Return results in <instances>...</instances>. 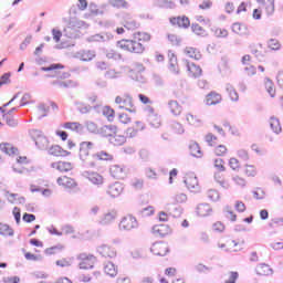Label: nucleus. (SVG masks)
<instances>
[{"instance_id": "obj_18", "label": "nucleus", "mask_w": 283, "mask_h": 283, "mask_svg": "<svg viewBox=\"0 0 283 283\" xmlns=\"http://www.w3.org/2000/svg\"><path fill=\"white\" fill-rule=\"evenodd\" d=\"M56 182L60 187H63L64 189H75V187L78 186L74 178L67 176L59 177Z\"/></svg>"}, {"instance_id": "obj_9", "label": "nucleus", "mask_w": 283, "mask_h": 283, "mask_svg": "<svg viewBox=\"0 0 283 283\" xmlns=\"http://www.w3.org/2000/svg\"><path fill=\"white\" fill-rule=\"evenodd\" d=\"M147 129V125L142 120H136L130 127L126 129V134L129 138H136L140 132H145Z\"/></svg>"}, {"instance_id": "obj_62", "label": "nucleus", "mask_w": 283, "mask_h": 283, "mask_svg": "<svg viewBox=\"0 0 283 283\" xmlns=\"http://www.w3.org/2000/svg\"><path fill=\"white\" fill-rule=\"evenodd\" d=\"M232 32H234V34H244L247 28L243 24L235 22L232 24Z\"/></svg>"}, {"instance_id": "obj_1", "label": "nucleus", "mask_w": 283, "mask_h": 283, "mask_svg": "<svg viewBox=\"0 0 283 283\" xmlns=\"http://www.w3.org/2000/svg\"><path fill=\"white\" fill-rule=\"evenodd\" d=\"M61 70H65L63 64H51L50 66L42 67V72H51V76L57 77V80L53 82V85L70 87L72 81L66 80L70 77V73L62 72Z\"/></svg>"}, {"instance_id": "obj_32", "label": "nucleus", "mask_w": 283, "mask_h": 283, "mask_svg": "<svg viewBox=\"0 0 283 283\" xmlns=\"http://www.w3.org/2000/svg\"><path fill=\"white\" fill-rule=\"evenodd\" d=\"M168 70L171 74H180V66L178 65V57L174 54L169 59Z\"/></svg>"}, {"instance_id": "obj_50", "label": "nucleus", "mask_w": 283, "mask_h": 283, "mask_svg": "<svg viewBox=\"0 0 283 283\" xmlns=\"http://www.w3.org/2000/svg\"><path fill=\"white\" fill-rule=\"evenodd\" d=\"M185 120H186V123H188L192 127H196V125H200V117H198V116H196L191 113H187L185 115Z\"/></svg>"}, {"instance_id": "obj_4", "label": "nucleus", "mask_w": 283, "mask_h": 283, "mask_svg": "<svg viewBox=\"0 0 283 283\" xmlns=\"http://www.w3.org/2000/svg\"><path fill=\"white\" fill-rule=\"evenodd\" d=\"M78 266L83 271H90L96 265V256L92 253L83 252L77 255Z\"/></svg>"}, {"instance_id": "obj_6", "label": "nucleus", "mask_w": 283, "mask_h": 283, "mask_svg": "<svg viewBox=\"0 0 283 283\" xmlns=\"http://www.w3.org/2000/svg\"><path fill=\"white\" fill-rule=\"evenodd\" d=\"M137 228H138V220L136 219V217L132 214L125 216L124 218H122L119 222V229L122 231H132Z\"/></svg>"}, {"instance_id": "obj_36", "label": "nucleus", "mask_w": 283, "mask_h": 283, "mask_svg": "<svg viewBox=\"0 0 283 283\" xmlns=\"http://www.w3.org/2000/svg\"><path fill=\"white\" fill-rule=\"evenodd\" d=\"M109 143L114 145V147H123V145L127 143V137L125 135L115 134L114 137L109 138Z\"/></svg>"}, {"instance_id": "obj_26", "label": "nucleus", "mask_w": 283, "mask_h": 283, "mask_svg": "<svg viewBox=\"0 0 283 283\" xmlns=\"http://www.w3.org/2000/svg\"><path fill=\"white\" fill-rule=\"evenodd\" d=\"M196 213L199 218H207V216H211V213H213V209L209 203H200L196 208Z\"/></svg>"}, {"instance_id": "obj_40", "label": "nucleus", "mask_w": 283, "mask_h": 283, "mask_svg": "<svg viewBox=\"0 0 283 283\" xmlns=\"http://www.w3.org/2000/svg\"><path fill=\"white\" fill-rule=\"evenodd\" d=\"M103 134L105 138H114L115 134H118V126L116 125H107L103 127Z\"/></svg>"}, {"instance_id": "obj_63", "label": "nucleus", "mask_w": 283, "mask_h": 283, "mask_svg": "<svg viewBox=\"0 0 283 283\" xmlns=\"http://www.w3.org/2000/svg\"><path fill=\"white\" fill-rule=\"evenodd\" d=\"M213 165L217 168V171H227V166H224V159L216 158Z\"/></svg>"}, {"instance_id": "obj_17", "label": "nucleus", "mask_w": 283, "mask_h": 283, "mask_svg": "<svg viewBox=\"0 0 283 283\" xmlns=\"http://www.w3.org/2000/svg\"><path fill=\"white\" fill-rule=\"evenodd\" d=\"M125 191V186L120 182L112 184L108 187L107 193L111 198H120Z\"/></svg>"}, {"instance_id": "obj_64", "label": "nucleus", "mask_w": 283, "mask_h": 283, "mask_svg": "<svg viewBox=\"0 0 283 283\" xmlns=\"http://www.w3.org/2000/svg\"><path fill=\"white\" fill-rule=\"evenodd\" d=\"M116 220V212H107L104 214L102 222L103 224H109V222H114Z\"/></svg>"}, {"instance_id": "obj_2", "label": "nucleus", "mask_w": 283, "mask_h": 283, "mask_svg": "<svg viewBox=\"0 0 283 283\" xmlns=\"http://www.w3.org/2000/svg\"><path fill=\"white\" fill-rule=\"evenodd\" d=\"M117 50L128 54H143V46L133 39H122L116 42Z\"/></svg>"}, {"instance_id": "obj_59", "label": "nucleus", "mask_w": 283, "mask_h": 283, "mask_svg": "<svg viewBox=\"0 0 283 283\" xmlns=\"http://www.w3.org/2000/svg\"><path fill=\"white\" fill-rule=\"evenodd\" d=\"M228 166L230 167V169L232 171H238V169H240V159H238L235 157H231L228 160Z\"/></svg>"}, {"instance_id": "obj_45", "label": "nucleus", "mask_w": 283, "mask_h": 283, "mask_svg": "<svg viewBox=\"0 0 283 283\" xmlns=\"http://www.w3.org/2000/svg\"><path fill=\"white\" fill-rule=\"evenodd\" d=\"M213 154L219 158H224V156L229 154V148L226 145L217 144V146H214Z\"/></svg>"}, {"instance_id": "obj_60", "label": "nucleus", "mask_w": 283, "mask_h": 283, "mask_svg": "<svg viewBox=\"0 0 283 283\" xmlns=\"http://www.w3.org/2000/svg\"><path fill=\"white\" fill-rule=\"evenodd\" d=\"M268 48L274 51L282 50V43H280L277 39H270L268 42Z\"/></svg>"}, {"instance_id": "obj_53", "label": "nucleus", "mask_w": 283, "mask_h": 283, "mask_svg": "<svg viewBox=\"0 0 283 283\" xmlns=\"http://www.w3.org/2000/svg\"><path fill=\"white\" fill-rule=\"evenodd\" d=\"M94 160H114V156L106 151H99L93 156Z\"/></svg>"}, {"instance_id": "obj_19", "label": "nucleus", "mask_w": 283, "mask_h": 283, "mask_svg": "<svg viewBox=\"0 0 283 283\" xmlns=\"http://www.w3.org/2000/svg\"><path fill=\"white\" fill-rule=\"evenodd\" d=\"M52 169H56V171H61V174H65L67 171H72L74 169V164L70 161H55L51 164Z\"/></svg>"}, {"instance_id": "obj_28", "label": "nucleus", "mask_w": 283, "mask_h": 283, "mask_svg": "<svg viewBox=\"0 0 283 283\" xmlns=\"http://www.w3.org/2000/svg\"><path fill=\"white\" fill-rule=\"evenodd\" d=\"M101 114L102 116H105L108 123H114V120L116 119V111L112 106H103L101 108Z\"/></svg>"}, {"instance_id": "obj_44", "label": "nucleus", "mask_w": 283, "mask_h": 283, "mask_svg": "<svg viewBox=\"0 0 283 283\" xmlns=\"http://www.w3.org/2000/svg\"><path fill=\"white\" fill-rule=\"evenodd\" d=\"M64 129H70L71 132H83V124L78 122H66L63 125Z\"/></svg>"}, {"instance_id": "obj_41", "label": "nucleus", "mask_w": 283, "mask_h": 283, "mask_svg": "<svg viewBox=\"0 0 283 283\" xmlns=\"http://www.w3.org/2000/svg\"><path fill=\"white\" fill-rule=\"evenodd\" d=\"M270 229L272 231H280V229H283V218L282 217H274L269 222Z\"/></svg>"}, {"instance_id": "obj_22", "label": "nucleus", "mask_w": 283, "mask_h": 283, "mask_svg": "<svg viewBox=\"0 0 283 283\" xmlns=\"http://www.w3.org/2000/svg\"><path fill=\"white\" fill-rule=\"evenodd\" d=\"M222 103V95L216 91H211L206 95V105H220Z\"/></svg>"}, {"instance_id": "obj_57", "label": "nucleus", "mask_w": 283, "mask_h": 283, "mask_svg": "<svg viewBox=\"0 0 283 283\" xmlns=\"http://www.w3.org/2000/svg\"><path fill=\"white\" fill-rule=\"evenodd\" d=\"M63 251V245H54L45 249V255H56V253H61Z\"/></svg>"}, {"instance_id": "obj_37", "label": "nucleus", "mask_w": 283, "mask_h": 283, "mask_svg": "<svg viewBox=\"0 0 283 283\" xmlns=\"http://www.w3.org/2000/svg\"><path fill=\"white\" fill-rule=\"evenodd\" d=\"M191 32L196 34L197 36H207V28H205L202 24L198 22H193L191 24Z\"/></svg>"}, {"instance_id": "obj_48", "label": "nucleus", "mask_w": 283, "mask_h": 283, "mask_svg": "<svg viewBox=\"0 0 283 283\" xmlns=\"http://www.w3.org/2000/svg\"><path fill=\"white\" fill-rule=\"evenodd\" d=\"M212 34L216 39H227L229 36V30L224 28H214Z\"/></svg>"}, {"instance_id": "obj_29", "label": "nucleus", "mask_w": 283, "mask_h": 283, "mask_svg": "<svg viewBox=\"0 0 283 283\" xmlns=\"http://www.w3.org/2000/svg\"><path fill=\"white\" fill-rule=\"evenodd\" d=\"M98 253L103 256V258H116L117 252L114 248L109 247V245H102L98 248Z\"/></svg>"}, {"instance_id": "obj_25", "label": "nucleus", "mask_w": 283, "mask_h": 283, "mask_svg": "<svg viewBox=\"0 0 283 283\" xmlns=\"http://www.w3.org/2000/svg\"><path fill=\"white\" fill-rule=\"evenodd\" d=\"M77 59H80V61H83L85 63H87L90 61H94V59H96V51L90 50V49H84V50L77 52Z\"/></svg>"}, {"instance_id": "obj_35", "label": "nucleus", "mask_w": 283, "mask_h": 283, "mask_svg": "<svg viewBox=\"0 0 283 283\" xmlns=\"http://www.w3.org/2000/svg\"><path fill=\"white\" fill-rule=\"evenodd\" d=\"M168 109L172 116H180V114H182V106L178 103V101H170L168 103Z\"/></svg>"}, {"instance_id": "obj_12", "label": "nucleus", "mask_w": 283, "mask_h": 283, "mask_svg": "<svg viewBox=\"0 0 283 283\" xmlns=\"http://www.w3.org/2000/svg\"><path fill=\"white\" fill-rule=\"evenodd\" d=\"M30 165L31 161L28 157L25 156H20L15 164L13 165V169L18 172V174H23V171H29L30 170Z\"/></svg>"}, {"instance_id": "obj_24", "label": "nucleus", "mask_w": 283, "mask_h": 283, "mask_svg": "<svg viewBox=\"0 0 283 283\" xmlns=\"http://www.w3.org/2000/svg\"><path fill=\"white\" fill-rule=\"evenodd\" d=\"M94 149V144L92 142H83L80 145V158L81 160H87V156Z\"/></svg>"}, {"instance_id": "obj_27", "label": "nucleus", "mask_w": 283, "mask_h": 283, "mask_svg": "<svg viewBox=\"0 0 283 283\" xmlns=\"http://www.w3.org/2000/svg\"><path fill=\"white\" fill-rule=\"evenodd\" d=\"M50 156H55L56 158H66V156H70V151L63 149L59 145H53L49 149Z\"/></svg>"}, {"instance_id": "obj_23", "label": "nucleus", "mask_w": 283, "mask_h": 283, "mask_svg": "<svg viewBox=\"0 0 283 283\" xmlns=\"http://www.w3.org/2000/svg\"><path fill=\"white\" fill-rule=\"evenodd\" d=\"M84 176L87 178V180H90V182H92V185L101 186L105 182V178L98 172L86 171Z\"/></svg>"}, {"instance_id": "obj_43", "label": "nucleus", "mask_w": 283, "mask_h": 283, "mask_svg": "<svg viewBox=\"0 0 283 283\" xmlns=\"http://www.w3.org/2000/svg\"><path fill=\"white\" fill-rule=\"evenodd\" d=\"M226 91L228 98H230L232 103H238V101H240V94H238L235 87L228 85Z\"/></svg>"}, {"instance_id": "obj_55", "label": "nucleus", "mask_w": 283, "mask_h": 283, "mask_svg": "<svg viewBox=\"0 0 283 283\" xmlns=\"http://www.w3.org/2000/svg\"><path fill=\"white\" fill-rule=\"evenodd\" d=\"M207 198L211 200V202H218V200H220V192L216 189H209L207 191Z\"/></svg>"}, {"instance_id": "obj_39", "label": "nucleus", "mask_w": 283, "mask_h": 283, "mask_svg": "<svg viewBox=\"0 0 283 283\" xmlns=\"http://www.w3.org/2000/svg\"><path fill=\"white\" fill-rule=\"evenodd\" d=\"M104 273L109 277H116V275H118V268L114 263L107 262L104 265Z\"/></svg>"}, {"instance_id": "obj_49", "label": "nucleus", "mask_w": 283, "mask_h": 283, "mask_svg": "<svg viewBox=\"0 0 283 283\" xmlns=\"http://www.w3.org/2000/svg\"><path fill=\"white\" fill-rule=\"evenodd\" d=\"M232 182L237 187L244 189V187H247V177L240 176V175H234V176H232Z\"/></svg>"}, {"instance_id": "obj_47", "label": "nucleus", "mask_w": 283, "mask_h": 283, "mask_svg": "<svg viewBox=\"0 0 283 283\" xmlns=\"http://www.w3.org/2000/svg\"><path fill=\"white\" fill-rule=\"evenodd\" d=\"M270 127L274 134H282V124L280 123V119L276 117L270 118Z\"/></svg>"}, {"instance_id": "obj_34", "label": "nucleus", "mask_w": 283, "mask_h": 283, "mask_svg": "<svg viewBox=\"0 0 283 283\" xmlns=\"http://www.w3.org/2000/svg\"><path fill=\"white\" fill-rule=\"evenodd\" d=\"M214 180L222 189H231V182L228 181L223 174H214Z\"/></svg>"}, {"instance_id": "obj_8", "label": "nucleus", "mask_w": 283, "mask_h": 283, "mask_svg": "<svg viewBox=\"0 0 283 283\" xmlns=\"http://www.w3.org/2000/svg\"><path fill=\"white\" fill-rule=\"evenodd\" d=\"M109 175L116 180H125L127 178V169L118 164H114L109 167Z\"/></svg>"}, {"instance_id": "obj_46", "label": "nucleus", "mask_w": 283, "mask_h": 283, "mask_svg": "<svg viewBox=\"0 0 283 283\" xmlns=\"http://www.w3.org/2000/svg\"><path fill=\"white\" fill-rule=\"evenodd\" d=\"M0 235H3V238H12L14 230L10 228V226L0 222Z\"/></svg>"}, {"instance_id": "obj_52", "label": "nucleus", "mask_w": 283, "mask_h": 283, "mask_svg": "<svg viewBox=\"0 0 283 283\" xmlns=\"http://www.w3.org/2000/svg\"><path fill=\"white\" fill-rule=\"evenodd\" d=\"M205 140L209 147H216L218 146V136L213 135L212 133H208L205 136Z\"/></svg>"}, {"instance_id": "obj_21", "label": "nucleus", "mask_w": 283, "mask_h": 283, "mask_svg": "<svg viewBox=\"0 0 283 283\" xmlns=\"http://www.w3.org/2000/svg\"><path fill=\"white\" fill-rule=\"evenodd\" d=\"M256 3H262L263 12L268 17H273L275 14V0H255Z\"/></svg>"}, {"instance_id": "obj_58", "label": "nucleus", "mask_w": 283, "mask_h": 283, "mask_svg": "<svg viewBox=\"0 0 283 283\" xmlns=\"http://www.w3.org/2000/svg\"><path fill=\"white\" fill-rule=\"evenodd\" d=\"M238 277H240V273H238L235 271H230L227 274V279H226L224 283H235V282H238Z\"/></svg>"}, {"instance_id": "obj_51", "label": "nucleus", "mask_w": 283, "mask_h": 283, "mask_svg": "<svg viewBox=\"0 0 283 283\" xmlns=\"http://www.w3.org/2000/svg\"><path fill=\"white\" fill-rule=\"evenodd\" d=\"M35 145L39 149H46V147L50 145V142L45 136H38L35 138Z\"/></svg>"}, {"instance_id": "obj_13", "label": "nucleus", "mask_w": 283, "mask_h": 283, "mask_svg": "<svg viewBox=\"0 0 283 283\" xmlns=\"http://www.w3.org/2000/svg\"><path fill=\"white\" fill-rule=\"evenodd\" d=\"M185 63L188 76H191V78H199L202 74V67L189 60H186Z\"/></svg>"}, {"instance_id": "obj_14", "label": "nucleus", "mask_w": 283, "mask_h": 283, "mask_svg": "<svg viewBox=\"0 0 283 283\" xmlns=\"http://www.w3.org/2000/svg\"><path fill=\"white\" fill-rule=\"evenodd\" d=\"M150 251L154 255H159L160 258H165L169 253V245L165 242H155Z\"/></svg>"}, {"instance_id": "obj_42", "label": "nucleus", "mask_w": 283, "mask_h": 283, "mask_svg": "<svg viewBox=\"0 0 283 283\" xmlns=\"http://www.w3.org/2000/svg\"><path fill=\"white\" fill-rule=\"evenodd\" d=\"M189 153L195 158H202V149H200V145L198 143H196V142H192L189 145Z\"/></svg>"}, {"instance_id": "obj_3", "label": "nucleus", "mask_w": 283, "mask_h": 283, "mask_svg": "<svg viewBox=\"0 0 283 283\" xmlns=\"http://www.w3.org/2000/svg\"><path fill=\"white\" fill-rule=\"evenodd\" d=\"M115 105L118 109H125L129 114H136V105L134 104V97L129 93H122L115 97Z\"/></svg>"}, {"instance_id": "obj_61", "label": "nucleus", "mask_w": 283, "mask_h": 283, "mask_svg": "<svg viewBox=\"0 0 283 283\" xmlns=\"http://www.w3.org/2000/svg\"><path fill=\"white\" fill-rule=\"evenodd\" d=\"M240 247V241H235L231 238H228V251H238Z\"/></svg>"}, {"instance_id": "obj_11", "label": "nucleus", "mask_w": 283, "mask_h": 283, "mask_svg": "<svg viewBox=\"0 0 283 283\" xmlns=\"http://www.w3.org/2000/svg\"><path fill=\"white\" fill-rule=\"evenodd\" d=\"M133 39L142 46L143 54V52H145V43H149V41H151V34L145 31H137L133 34Z\"/></svg>"}, {"instance_id": "obj_31", "label": "nucleus", "mask_w": 283, "mask_h": 283, "mask_svg": "<svg viewBox=\"0 0 283 283\" xmlns=\"http://www.w3.org/2000/svg\"><path fill=\"white\" fill-rule=\"evenodd\" d=\"M255 271H256V274L261 275V276L273 275V269L271 268V265H269L266 263L259 264L256 266Z\"/></svg>"}, {"instance_id": "obj_20", "label": "nucleus", "mask_w": 283, "mask_h": 283, "mask_svg": "<svg viewBox=\"0 0 283 283\" xmlns=\"http://www.w3.org/2000/svg\"><path fill=\"white\" fill-rule=\"evenodd\" d=\"M184 54L185 56H188V59H192V61H200L202 59V52L195 46H186L184 49Z\"/></svg>"}, {"instance_id": "obj_7", "label": "nucleus", "mask_w": 283, "mask_h": 283, "mask_svg": "<svg viewBox=\"0 0 283 283\" xmlns=\"http://www.w3.org/2000/svg\"><path fill=\"white\" fill-rule=\"evenodd\" d=\"M13 101H14V98H12L7 104H4L2 107H0V112H2V114H3L2 116H3L4 120L7 122V125H9V127H15V125H17L14 117H12V112H17V107L11 108L10 111L6 109L8 107V105H12Z\"/></svg>"}, {"instance_id": "obj_15", "label": "nucleus", "mask_w": 283, "mask_h": 283, "mask_svg": "<svg viewBox=\"0 0 283 283\" xmlns=\"http://www.w3.org/2000/svg\"><path fill=\"white\" fill-rule=\"evenodd\" d=\"M241 174L248 180H253L258 176V166L254 164H244L241 169Z\"/></svg>"}, {"instance_id": "obj_16", "label": "nucleus", "mask_w": 283, "mask_h": 283, "mask_svg": "<svg viewBox=\"0 0 283 283\" xmlns=\"http://www.w3.org/2000/svg\"><path fill=\"white\" fill-rule=\"evenodd\" d=\"M169 21L175 28H184L185 30L191 25V21L187 15L171 17Z\"/></svg>"}, {"instance_id": "obj_5", "label": "nucleus", "mask_w": 283, "mask_h": 283, "mask_svg": "<svg viewBox=\"0 0 283 283\" xmlns=\"http://www.w3.org/2000/svg\"><path fill=\"white\" fill-rule=\"evenodd\" d=\"M62 235H71L72 238L82 241L90 240L92 238V235H90V231L76 232L72 226H64L62 228Z\"/></svg>"}, {"instance_id": "obj_56", "label": "nucleus", "mask_w": 283, "mask_h": 283, "mask_svg": "<svg viewBox=\"0 0 283 283\" xmlns=\"http://www.w3.org/2000/svg\"><path fill=\"white\" fill-rule=\"evenodd\" d=\"M251 54L255 55L256 59H260V56H263L262 53V44H252L250 46Z\"/></svg>"}, {"instance_id": "obj_33", "label": "nucleus", "mask_w": 283, "mask_h": 283, "mask_svg": "<svg viewBox=\"0 0 283 283\" xmlns=\"http://www.w3.org/2000/svg\"><path fill=\"white\" fill-rule=\"evenodd\" d=\"M263 85H264L265 92H268L271 98H275V95H276L275 83H273L271 78L266 77L263 82Z\"/></svg>"}, {"instance_id": "obj_54", "label": "nucleus", "mask_w": 283, "mask_h": 283, "mask_svg": "<svg viewBox=\"0 0 283 283\" xmlns=\"http://www.w3.org/2000/svg\"><path fill=\"white\" fill-rule=\"evenodd\" d=\"M117 119L120 125H129L132 123V116L127 113H119Z\"/></svg>"}, {"instance_id": "obj_30", "label": "nucleus", "mask_w": 283, "mask_h": 283, "mask_svg": "<svg viewBox=\"0 0 283 283\" xmlns=\"http://www.w3.org/2000/svg\"><path fill=\"white\" fill-rule=\"evenodd\" d=\"M0 150L3 151V154H8V156H17V154H19V149L10 143H1Z\"/></svg>"}, {"instance_id": "obj_10", "label": "nucleus", "mask_w": 283, "mask_h": 283, "mask_svg": "<svg viewBox=\"0 0 283 283\" xmlns=\"http://www.w3.org/2000/svg\"><path fill=\"white\" fill-rule=\"evenodd\" d=\"M184 182L187 189H189V191H198V189L200 188V184L198 182V177L193 172L186 174Z\"/></svg>"}, {"instance_id": "obj_38", "label": "nucleus", "mask_w": 283, "mask_h": 283, "mask_svg": "<svg viewBox=\"0 0 283 283\" xmlns=\"http://www.w3.org/2000/svg\"><path fill=\"white\" fill-rule=\"evenodd\" d=\"M154 231L161 238H165L171 233V228L167 224H158L154 227Z\"/></svg>"}]
</instances>
